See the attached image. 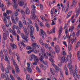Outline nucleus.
I'll list each match as a JSON object with an SVG mask.
<instances>
[{"mask_svg":"<svg viewBox=\"0 0 80 80\" xmlns=\"http://www.w3.org/2000/svg\"><path fill=\"white\" fill-rule=\"evenodd\" d=\"M23 30L27 35H28V33H27V28H26L23 27Z\"/></svg>","mask_w":80,"mask_h":80,"instance_id":"23","label":"nucleus"},{"mask_svg":"<svg viewBox=\"0 0 80 80\" xmlns=\"http://www.w3.org/2000/svg\"><path fill=\"white\" fill-rule=\"evenodd\" d=\"M19 11H21V13L22 15V17H24L25 14V12H24V10H23V9L20 10V9Z\"/></svg>","mask_w":80,"mask_h":80,"instance_id":"25","label":"nucleus"},{"mask_svg":"<svg viewBox=\"0 0 80 80\" xmlns=\"http://www.w3.org/2000/svg\"><path fill=\"white\" fill-rule=\"evenodd\" d=\"M39 42L40 43H41V45H44V43H43V40H42V38H40L39 39Z\"/></svg>","mask_w":80,"mask_h":80,"instance_id":"34","label":"nucleus"},{"mask_svg":"<svg viewBox=\"0 0 80 80\" xmlns=\"http://www.w3.org/2000/svg\"><path fill=\"white\" fill-rule=\"evenodd\" d=\"M35 55L34 54L32 55L30 57V60L32 61L33 58H35Z\"/></svg>","mask_w":80,"mask_h":80,"instance_id":"22","label":"nucleus"},{"mask_svg":"<svg viewBox=\"0 0 80 80\" xmlns=\"http://www.w3.org/2000/svg\"><path fill=\"white\" fill-rule=\"evenodd\" d=\"M20 35H21V36L22 38H23L25 37V35H24V34H23V33H21L20 34Z\"/></svg>","mask_w":80,"mask_h":80,"instance_id":"54","label":"nucleus"},{"mask_svg":"<svg viewBox=\"0 0 80 80\" xmlns=\"http://www.w3.org/2000/svg\"><path fill=\"white\" fill-rule=\"evenodd\" d=\"M9 32L8 31L6 33H3V38L4 40H6L7 39V37H9Z\"/></svg>","mask_w":80,"mask_h":80,"instance_id":"1","label":"nucleus"},{"mask_svg":"<svg viewBox=\"0 0 80 80\" xmlns=\"http://www.w3.org/2000/svg\"><path fill=\"white\" fill-rule=\"evenodd\" d=\"M49 60H50V62H52V63L54 62V61H53V59H52V58H49Z\"/></svg>","mask_w":80,"mask_h":80,"instance_id":"63","label":"nucleus"},{"mask_svg":"<svg viewBox=\"0 0 80 80\" xmlns=\"http://www.w3.org/2000/svg\"><path fill=\"white\" fill-rule=\"evenodd\" d=\"M79 8L78 9V11H76L75 12L76 13L75 15V18H77L78 17L79 14H80V3H79Z\"/></svg>","mask_w":80,"mask_h":80,"instance_id":"8","label":"nucleus"},{"mask_svg":"<svg viewBox=\"0 0 80 80\" xmlns=\"http://www.w3.org/2000/svg\"><path fill=\"white\" fill-rule=\"evenodd\" d=\"M4 60L5 61H6L9 65L10 64V62L9 60H8V55H5Z\"/></svg>","mask_w":80,"mask_h":80,"instance_id":"12","label":"nucleus"},{"mask_svg":"<svg viewBox=\"0 0 80 80\" xmlns=\"http://www.w3.org/2000/svg\"><path fill=\"white\" fill-rule=\"evenodd\" d=\"M40 35H41L43 39L44 38V36H45L47 37V34L45 32H44L42 29H40Z\"/></svg>","mask_w":80,"mask_h":80,"instance_id":"4","label":"nucleus"},{"mask_svg":"<svg viewBox=\"0 0 80 80\" xmlns=\"http://www.w3.org/2000/svg\"><path fill=\"white\" fill-rule=\"evenodd\" d=\"M66 8V10L65 12V13H66L67 11H68V8H69V2H68L67 3V7L65 5H64L63 7H62V10H63V11H64V10H65V8Z\"/></svg>","mask_w":80,"mask_h":80,"instance_id":"6","label":"nucleus"},{"mask_svg":"<svg viewBox=\"0 0 80 80\" xmlns=\"http://www.w3.org/2000/svg\"><path fill=\"white\" fill-rule=\"evenodd\" d=\"M72 12L71 11L70 12H68L67 15V18H69L70 16L72 15Z\"/></svg>","mask_w":80,"mask_h":80,"instance_id":"43","label":"nucleus"},{"mask_svg":"<svg viewBox=\"0 0 80 80\" xmlns=\"http://www.w3.org/2000/svg\"><path fill=\"white\" fill-rule=\"evenodd\" d=\"M55 33V27H54L51 30L50 32L49 31H47V33L48 35H50L51 33Z\"/></svg>","mask_w":80,"mask_h":80,"instance_id":"9","label":"nucleus"},{"mask_svg":"<svg viewBox=\"0 0 80 80\" xmlns=\"http://www.w3.org/2000/svg\"><path fill=\"white\" fill-rule=\"evenodd\" d=\"M54 70L52 68H50V71L51 72L53 75H55V73L53 72Z\"/></svg>","mask_w":80,"mask_h":80,"instance_id":"38","label":"nucleus"},{"mask_svg":"<svg viewBox=\"0 0 80 80\" xmlns=\"http://www.w3.org/2000/svg\"><path fill=\"white\" fill-rule=\"evenodd\" d=\"M75 73H73V76L74 77V78L75 80H77V73L78 72V71L77 70V66H75Z\"/></svg>","mask_w":80,"mask_h":80,"instance_id":"7","label":"nucleus"},{"mask_svg":"<svg viewBox=\"0 0 80 80\" xmlns=\"http://www.w3.org/2000/svg\"><path fill=\"white\" fill-rule=\"evenodd\" d=\"M1 77L2 78L4 79L6 78V79H8V74H7L6 76L4 74H2Z\"/></svg>","mask_w":80,"mask_h":80,"instance_id":"13","label":"nucleus"},{"mask_svg":"<svg viewBox=\"0 0 80 80\" xmlns=\"http://www.w3.org/2000/svg\"><path fill=\"white\" fill-rule=\"evenodd\" d=\"M30 18L31 20H34V19H35V17L32 15L30 16Z\"/></svg>","mask_w":80,"mask_h":80,"instance_id":"58","label":"nucleus"},{"mask_svg":"<svg viewBox=\"0 0 80 80\" xmlns=\"http://www.w3.org/2000/svg\"><path fill=\"white\" fill-rule=\"evenodd\" d=\"M34 25L36 28L37 31V32H38V31H39V27H38V25H37V23H35Z\"/></svg>","mask_w":80,"mask_h":80,"instance_id":"32","label":"nucleus"},{"mask_svg":"<svg viewBox=\"0 0 80 80\" xmlns=\"http://www.w3.org/2000/svg\"><path fill=\"white\" fill-rule=\"evenodd\" d=\"M31 7L32 8L31 13L33 16H34L35 14V10H36L35 8H36V7L33 5H32Z\"/></svg>","mask_w":80,"mask_h":80,"instance_id":"3","label":"nucleus"},{"mask_svg":"<svg viewBox=\"0 0 80 80\" xmlns=\"http://www.w3.org/2000/svg\"><path fill=\"white\" fill-rule=\"evenodd\" d=\"M46 53L47 54L48 56H50V57H51V56H52V54H51V53L50 52H46Z\"/></svg>","mask_w":80,"mask_h":80,"instance_id":"55","label":"nucleus"},{"mask_svg":"<svg viewBox=\"0 0 80 80\" xmlns=\"http://www.w3.org/2000/svg\"><path fill=\"white\" fill-rule=\"evenodd\" d=\"M22 22L23 24H24L25 25L27 23L26 22V20H25V17L23 16L22 17Z\"/></svg>","mask_w":80,"mask_h":80,"instance_id":"20","label":"nucleus"},{"mask_svg":"<svg viewBox=\"0 0 80 80\" xmlns=\"http://www.w3.org/2000/svg\"><path fill=\"white\" fill-rule=\"evenodd\" d=\"M26 79L27 80H30V74H28L26 75Z\"/></svg>","mask_w":80,"mask_h":80,"instance_id":"37","label":"nucleus"},{"mask_svg":"<svg viewBox=\"0 0 80 80\" xmlns=\"http://www.w3.org/2000/svg\"><path fill=\"white\" fill-rule=\"evenodd\" d=\"M52 22L51 23V25H55V22L53 21V20H52Z\"/></svg>","mask_w":80,"mask_h":80,"instance_id":"60","label":"nucleus"},{"mask_svg":"<svg viewBox=\"0 0 80 80\" xmlns=\"http://www.w3.org/2000/svg\"><path fill=\"white\" fill-rule=\"evenodd\" d=\"M6 12L8 13V15H9L10 13H12V11L10 10H6Z\"/></svg>","mask_w":80,"mask_h":80,"instance_id":"45","label":"nucleus"},{"mask_svg":"<svg viewBox=\"0 0 80 80\" xmlns=\"http://www.w3.org/2000/svg\"><path fill=\"white\" fill-rule=\"evenodd\" d=\"M34 60L36 62H38L39 61V60L38 59V57L35 56V57L34 58Z\"/></svg>","mask_w":80,"mask_h":80,"instance_id":"29","label":"nucleus"},{"mask_svg":"<svg viewBox=\"0 0 80 80\" xmlns=\"http://www.w3.org/2000/svg\"><path fill=\"white\" fill-rule=\"evenodd\" d=\"M23 39H24V40L26 42H28V38L27 37H25V36Z\"/></svg>","mask_w":80,"mask_h":80,"instance_id":"49","label":"nucleus"},{"mask_svg":"<svg viewBox=\"0 0 80 80\" xmlns=\"http://www.w3.org/2000/svg\"><path fill=\"white\" fill-rule=\"evenodd\" d=\"M13 65L15 67V68L17 67H18V66H17V63H16V62H15V61L14 62H13Z\"/></svg>","mask_w":80,"mask_h":80,"instance_id":"52","label":"nucleus"},{"mask_svg":"<svg viewBox=\"0 0 80 80\" xmlns=\"http://www.w3.org/2000/svg\"><path fill=\"white\" fill-rule=\"evenodd\" d=\"M59 70L60 75H63V71H62V70L60 68L59 69Z\"/></svg>","mask_w":80,"mask_h":80,"instance_id":"46","label":"nucleus"},{"mask_svg":"<svg viewBox=\"0 0 80 80\" xmlns=\"http://www.w3.org/2000/svg\"><path fill=\"white\" fill-rule=\"evenodd\" d=\"M35 19H34V20H35L36 19L37 21H38V22H39V20L38 19V17H37V16H35Z\"/></svg>","mask_w":80,"mask_h":80,"instance_id":"59","label":"nucleus"},{"mask_svg":"<svg viewBox=\"0 0 80 80\" xmlns=\"http://www.w3.org/2000/svg\"><path fill=\"white\" fill-rule=\"evenodd\" d=\"M45 25L48 28H50V26L48 22L46 23Z\"/></svg>","mask_w":80,"mask_h":80,"instance_id":"50","label":"nucleus"},{"mask_svg":"<svg viewBox=\"0 0 80 80\" xmlns=\"http://www.w3.org/2000/svg\"><path fill=\"white\" fill-rule=\"evenodd\" d=\"M30 36L31 37V38H33V39H35V37H34V36L33 35V34L32 33H30Z\"/></svg>","mask_w":80,"mask_h":80,"instance_id":"48","label":"nucleus"},{"mask_svg":"<svg viewBox=\"0 0 80 80\" xmlns=\"http://www.w3.org/2000/svg\"><path fill=\"white\" fill-rule=\"evenodd\" d=\"M55 71L56 73H58L59 72V69H58V68L57 66H55Z\"/></svg>","mask_w":80,"mask_h":80,"instance_id":"33","label":"nucleus"},{"mask_svg":"<svg viewBox=\"0 0 80 80\" xmlns=\"http://www.w3.org/2000/svg\"><path fill=\"white\" fill-rule=\"evenodd\" d=\"M61 59L62 61L64 62L65 63H67L68 62V59L66 58H65L64 56L62 57Z\"/></svg>","mask_w":80,"mask_h":80,"instance_id":"14","label":"nucleus"},{"mask_svg":"<svg viewBox=\"0 0 80 80\" xmlns=\"http://www.w3.org/2000/svg\"><path fill=\"white\" fill-rule=\"evenodd\" d=\"M15 20L16 22H18V21H19V19L18 17H16Z\"/></svg>","mask_w":80,"mask_h":80,"instance_id":"64","label":"nucleus"},{"mask_svg":"<svg viewBox=\"0 0 80 80\" xmlns=\"http://www.w3.org/2000/svg\"><path fill=\"white\" fill-rule=\"evenodd\" d=\"M18 26L17 25H14L12 27V29L13 30H15V29H16V30H17L18 29Z\"/></svg>","mask_w":80,"mask_h":80,"instance_id":"27","label":"nucleus"},{"mask_svg":"<svg viewBox=\"0 0 80 80\" xmlns=\"http://www.w3.org/2000/svg\"><path fill=\"white\" fill-rule=\"evenodd\" d=\"M62 26L60 27L59 28V34H61L62 33Z\"/></svg>","mask_w":80,"mask_h":80,"instance_id":"36","label":"nucleus"},{"mask_svg":"<svg viewBox=\"0 0 80 80\" xmlns=\"http://www.w3.org/2000/svg\"><path fill=\"white\" fill-rule=\"evenodd\" d=\"M3 52L5 55H8V51H7V49H4L3 50Z\"/></svg>","mask_w":80,"mask_h":80,"instance_id":"35","label":"nucleus"},{"mask_svg":"<svg viewBox=\"0 0 80 80\" xmlns=\"http://www.w3.org/2000/svg\"><path fill=\"white\" fill-rule=\"evenodd\" d=\"M12 2L14 3V5L13 7L14 8H17L18 7V4L16 3V1L15 0H12Z\"/></svg>","mask_w":80,"mask_h":80,"instance_id":"11","label":"nucleus"},{"mask_svg":"<svg viewBox=\"0 0 80 80\" xmlns=\"http://www.w3.org/2000/svg\"><path fill=\"white\" fill-rule=\"evenodd\" d=\"M9 52L10 55H11V56H13V53H15V52H14V53H13L12 51L10 49L9 50Z\"/></svg>","mask_w":80,"mask_h":80,"instance_id":"39","label":"nucleus"},{"mask_svg":"<svg viewBox=\"0 0 80 80\" xmlns=\"http://www.w3.org/2000/svg\"><path fill=\"white\" fill-rule=\"evenodd\" d=\"M5 71L6 73H10V71H9V69H8V68H6L5 69Z\"/></svg>","mask_w":80,"mask_h":80,"instance_id":"42","label":"nucleus"},{"mask_svg":"<svg viewBox=\"0 0 80 80\" xmlns=\"http://www.w3.org/2000/svg\"><path fill=\"white\" fill-rule=\"evenodd\" d=\"M13 32H12V35H14V36H16L18 35L16 34V32H15V30H13Z\"/></svg>","mask_w":80,"mask_h":80,"instance_id":"51","label":"nucleus"},{"mask_svg":"<svg viewBox=\"0 0 80 80\" xmlns=\"http://www.w3.org/2000/svg\"><path fill=\"white\" fill-rule=\"evenodd\" d=\"M74 27L72 26L71 28H70L69 30V32H70V30H71V32H72L73 30H74Z\"/></svg>","mask_w":80,"mask_h":80,"instance_id":"40","label":"nucleus"},{"mask_svg":"<svg viewBox=\"0 0 80 80\" xmlns=\"http://www.w3.org/2000/svg\"><path fill=\"white\" fill-rule=\"evenodd\" d=\"M0 56H3V51L1 50L0 52Z\"/></svg>","mask_w":80,"mask_h":80,"instance_id":"57","label":"nucleus"},{"mask_svg":"<svg viewBox=\"0 0 80 80\" xmlns=\"http://www.w3.org/2000/svg\"><path fill=\"white\" fill-rule=\"evenodd\" d=\"M39 55L41 58H39V60L42 63H44V61L43 59H44V57H43V55L41 53H39Z\"/></svg>","mask_w":80,"mask_h":80,"instance_id":"5","label":"nucleus"},{"mask_svg":"<svg viewBox=\"0 0 80 80\" xmlns=\"http://www.w3.org/2000/svg\"><path fill=\"white\" fill-rule=\"evenodd\" d=\"M64 70L65 71V73L66 75H68V69L67 68V66L65 65L64 66Z\"/></svg>","mask_w":80,"mask_h":80,"instance_id":"17","label":"nucleus"},{"mask_svg":"<svg viewBox=\"0 0 80 80\" xmlns=\"http://www.w3.org/2000/svg\"><path fill=\"white\" fill-rule=\"evenodd\" d=\"M72 5H71V7L70 8H72L73 7V6H74V7H75V5H76V4H77V2H75V0H72Z\"/></svg>","mask_w":80,"mask_h":80,"instance_id":"15","label":"nucleus"},{"mask_svg":"<svg viewBox=\"0 0 80 80\" xmlns=\"http://www.w3.org/2000/svg\"><path fill=\"white\" fill-rule=\"evenodd\" d=\"M30 28L31 29V31L30 32V33H32L34 32L33 27L32 26H30Z\"/></svg>","mask_w":80,"mask_h":80,"instance_id":"19","label":"nucleus"},{"mask_svg":"<svg viewBox=\"0 0 80 80\" xmlns=\"http://www.w3.org/2000/svg\"><path fill=\"white\" fill-rule=\"evenodd\" d=\"M10 78H11V79H10V80H15V78H14V77H13V75H12L10 74Z\"/></svg>","mask_w":80,"mask_h":80,"instance_id":"41","label":"nucleus"},{"mask_svg":"<svg viewBox=\"0 0 80 80\" xmlns=\"http://www.w3.org/2000/svg\"><path fill=\"white\" fill-rule=\"evenodd\" d=\"M26 68L28 69V71L29 73H32V70L31 68Z\"/></svg>","mask_w":80,"mask_h":80,"instance_id":"24","label":"nucleus"},{"mask_svg":"<svg viewBox=\"0 0 80 80\" xmlns=\"http://www.w3.org/2000/svg\"><path fill=\"white\" fill-rule=\"evenodd\" d=\"M80 30L78 31V32L76 33V35H77V37H78L79 35V33H80Z\"/></svg>","mask_w":80,"mask_h":80,"instance_id":"62","label":"nucleus"},{"mask_svg":"<svg viewBox=\"0 0 80 80\" xmlns=\"http://www.w3.org/2000/svg\"><path fill=\"white\" fill-rule=\"evenodd\" d=\"M16 72L17 73H19L20 72V69L19 68H18V67L15 68Z\"/></svg>","mask_w":80,"mask_h":80,"instance_id":"31","label":"nucleus"},{"mask_svg":"<svg viewBox=\"0 0 80 80\" xmlns=\"http://www.w3.org/2000/svg\"><path fill=\"white\" fill-rule=\"evenodd\" d=\"M36 70L40 73H41V71L40 70V69L38 68V67H36Z\"/></svg>","mask_w":80,"mask_h":80,"instance_id":"47","label":"nucleus"},{"mask_svg":"<svg viewBox=\"0 0 80 80\" xmlns=\"http://www.w3.org/2000/svg\"><path fill=\"white\" fill-rule=\"evenodd\" d=\"M11 47L12 48V49L14 50V49H16L17 48V46L15 44H13L12 43H11L10 45Z\"/></svg>","mask_w":80,"mask_h":80,"instance_id":"18","label":"nucleus"},{"mask_svg":"<svg viewBox=\"0 0 80 80\" xmlns=\"http://www.w3.org/2000/svg\"><path fill=\"white\" fill-rule=\"evenodd\" d=\"M1 69L2 72H4V67L3 66L2 63H1Z\"/></svg>","mask_w":80,"mask_h":80,"instance_id":"26","label":"nucleus"},{"mask_svg":"<svg viewBox=\"0 0 80 80\" xmlns=\"http://www.w3.org/2000/svg\"><path fill=\"white\" fill-rule=\"evenodd\" d=\"M70 64V63H68V67L69 69H71V68H73V67H72V65Z\"/></svg>","mask_w":80,"mask_h":80,"instance_id":"44","label":"nucleus"},{"mask_svg":"<svg viewBox=\"0 0 80 80\" xmlns=\"http://www.w3.org/2000/svg\"><path fill=\"white\" fill-rule=\"evenodd\" d=\"M20 11V9H17L16 11L14 13L15 16L16 17H17V16H18V12Z\"/></svg>","mask_w":80,"mask_h":80,"instance_id":"28","label":"nucleus"},{"mask_svg":"<svg viewBox=\"0 0 80 80\" xmlns=\"http://www.w3.org/2000/svg\"><path fill=\"white\" fill-rule=\"evenodd\" d=\"M40 67L42 68V70H43L45 72V70H46V68H45V67L43 65V64H41L40 66Z\"/></svg>","mask_w":80,"mask_h":80,"instance_id":"30","label":"nucleus"},{"mask_svg":"<svg viewBox=\"0 0 80 80\" xmlns=\"http://www.w3.org/2000/svg\"><path fill=\"white\" fill-rule=\"evenodd\" d=\"M68 48L69 51H70L72 49V45H71L70 44L68 46Z\"/></svg>","mask_w":80,"mask_h":80,"instance_id":"53","label":"nucleus"},{"mask_svg":"<svg viewBox=\"0 0 80 80\" xmlns=\"http://www.w3.org/2000/svg\"><path fill=\"white\" fill-rule=\"evenodd\" d=\"M18 3L20 7H23L25 3V1L24 0H18Z\"/></svg>","mask_w":80,"mask_h":80,"instance_id":"2","label":"nucleus"},{"mask_svg":"<svg viewBox=\"0 0 80 80\" xmlns=\"http://www.w3.org/2000/svg\"><path fill=\"white\" fill-rule=\"evenodd\" d=\"M26 49L28 50H31V49H32V48L31 47L28 46L26 47Z\"/></svg>","mask_w":80,"mask_h":80,"instance_id":"61","label":"nucleus"},{"mask_svg":"<svg viewBox=\"0 0 80 80\" xmlns=\"http://www.w3.org/2000/svg\"><path fill=\"white\" fill-rule=\"evenodd\" d=\"M48 48L50 52H52L53 49L51 47H49Z\"/></svg>","mask_w":80,"mask_h":80,"instance_id":"56","label":"nucleus"},{"mask_svg":"<svg viewBox=\"0 0 80 80\" xmlns=\"http://www.w3.org/2000/svg\"><path fill=\"white\" fill-rule=\"evenodd\" d=\"M19 27V28H22L23 27V23L21 21H19L18 22Z\"/></svg>","mask_w":80,"mask_h":80,"instance_id":"16","label":"nucleus"},{"mask_svg":"<svg viewBox=\"0 0 80 80\" xmlns=\"http://www.w3.org/2000/svg\"><path fill=\"white\" fill-rule=\"evenodd\" d=\"M26 14H28V15H29L30 14V11L28 8H27L26 9Z\"/></svg>","mask_w":80,"mask_h":80,"instance_id":"21","label":"nucleus"},{"mask_svg":"<svg viewBox=\"0 0 80 80\" xmlns=\"http://www.w3.org/2000/svg\"><path fill=\"white\" fill-rule=\"evenodd\" d=\"M55 50L58 53H59L60 52V47L58 45H57L55 47Z\"/></svg>","mask_w":80,"mask_h":80,"instance_id":"10","label":"nucleus"}]
</instances>
